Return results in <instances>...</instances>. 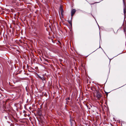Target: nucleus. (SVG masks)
<instances>
[{"label":"nucleus","mask_w":126,"mask_h":126,"mask_svg":"<svg viewBox=\"0 0 126 126\" xmlns=\"http://www.w3.org/2000/svg\"><path fill=\"white\" fill-rule=\"evenodd\" d=\"M76 11V10L75 9H73L71 11V18H72L73 15L75 13Z\"/></svg>","instance_id":"1"},{"label":"nucleus","mask_w":126,"mask_h":126,"mask_svg":"<svg viewBox=\"0 0 126 126\" xmlns=\"http://www.w3.org/2000/svg\"><path fill=\"white\" fill-rule=\"evenodd\" d=\"M10 32H11V31H10Z\"/></svg>","instance_id":"11"},{"label":"nucleus","mask_w":126,"mask_h":126,"mask_svg":"<svg viewBox=\"0 0 126 126\" xmlns=\"http://www.w3.org/2000/svg\"><path fill=\"white\" fill-rule=\"evenodd\" d=\"M45 78L44 77H42V78H41V79L43 81L44 80H45Z\"/></svg>","instance_id":"3"},{"label":"nucleus","mask_w":126,"mask_h":126,"mask_svg":"<svg viewBox=\"0 0 126 126\" xmlns=\"http://www.w3.org/2000/svg\"><path fill=\"white\" fill-rule=\"evenodd\" d=\"M123 0V2H124V0Z\"/></svg>","instance_id":"10"},{"label":"nucleus","mask_w":126,"mask_h":126,"mask_svg":"<svg viewBox=\"0 0 126 126\" xmlns=\"http://www.w3.org/2000/svg\"><path fill=\"white\" fill-rule=\"evenodd\" d=\"M126 13V9L125 8L124 9V13L125 14V13Z\"/></svg>","instance_id":"4"},{"label":"nucleus","mask_w":126,"mask_h":126,"mask_svg":"<svg viewBox=\"0 0 126 126\" xmlns=\"http://www.w3.org/2000/svg\"><path fill=\"white\" fill-rule=\"evenodd\" d=\"M39 78H40L41 79V78H42V77H39Z\"/></svg>","instance_id":"8"},{"label":"nucleus","mask_w":126,"mask_h":126,"mask_svg":"<svg viewBox=\"0 0 126 126\" xmlns=\"http://www.w3.org/2000/svg\"><path fill=\"white\" fill-rule=\"evenodd\" d=\"M5 117L6 118V119H7V117L6 116H5Z\"/></svg>","instance_id":"7"},{"label":"nucleus","mask_w":126,"mask_h":126,"mask_svg":"<svg viewBox=\"0 0 126 126\" xmlns=\"http://www.w3.org/2000/svg\"><path fill=\"white\" fill-rule=\"evenodd\" d=\"M61 9V13H62L63 12V9Z\"/></svg>","instance_id":"6"},{"label":"nucleus","mask_w":126,"mask_h":126,"mask_svg":"<svg viewBox=\"0 0 126 126\" xmlns=\"http://www.w3.org/2000/svg\"><path fill=\"white\" fill-rule=\"evenodd\" d=\"M124 31H125V29H124Z\"/></svg>","instance_id":"9"},{"label":"nucleus","mask_w":126,"mask_h":126,"mask_svg":"<svg viewBox=\"0 0 126 126\" xmlns=\"http://www.w3.org/2000/svg\"><path fill=\"white\" fill-rule=\"evenodd\" d=\"M68 22L69 23V24H70L71 25V26H72V24L71 22V21H68Z\"/></svg>","instance_id":"5"},{"label":"nucleus","mask_w":126,"mask_h":126,"mask_svg":"<svg viewBox=\"0 0 126 126\" xmlns=\"http://www.w3.org/2000/svg\"><path fill=\"white\" fill-rule=\"evenodd\" d=\"M101 94L98 93H97L96 95V96L98 98H99L101 97Z\"/></svg>","instance_id":"2"}]
</instances>
